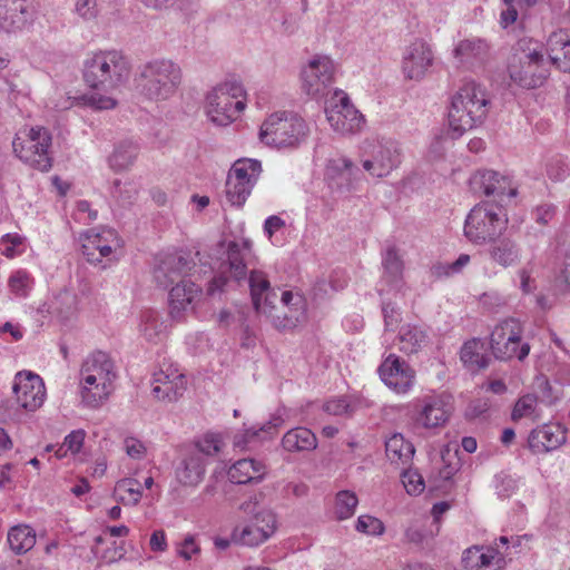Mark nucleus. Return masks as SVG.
<instances>
[{
	"mask_svg": "<svg viewBox=\"0 0 570 570\" xmlns=\"http://www.w3.org/2000/svg\"><path fill=\"white\" fill-rule=\"evenodd\" d=\"M206 461L199 453H188L176 468V479L185 487H197L204 479Z\"/></svg>",
	"mask_w": 570,
	"mask_h": 570,
	"instance_id": "33",
	"label": "nucleus"
},
{
	"mask_svg": "<svg viewBox=\"0 0 570 570\" xmlns=\"http://www.w3.org/2000/svg\"><path fill=\"white\" fill-rule=\"evenodd\" d=\"M8 285L14 295L26 297L30 291L31 279L26 272L18 271L10 276Z\"/></svg>",
	"mask_w": 570,
	"mask_h": 570,
	"instance_id": "48",
	"label": "nucleus"
},
{
	"mask_svg": "<svg viewBox=\"0 0 570 570\" xmlns=\"http://www.w3.org/2000/svg\"><path fill=\"white\" fill-rule=\"evenodd\" d=\"M243 87L227 81L214 87L206 96L205 111L208 119L217 126H227L244 110Z\"/></svg>",
	"mask_w": 570,
	"mask_h": 570,
	"instance_id": "10",
	"label": "nucleus"
},
{
	"mask_svg": "<svg viewBox=\"0 0 570 570\" xmlns=\"http://www.w3.org/2000/svg\"><path fill=\"white\" fill-rule=\"evenodd\" d=\"M164 331L165 325L158 312L149 309L142 313L140 332L147 341H156Z\"/></svg>",
	"mask_w": 570,
	"mask_h": 570,
	"instance_id": "44",
	"label": "nucleus"
},
{
	"mask_svg": "<svg viewBox=\"0 0 570 570\" xmlns=\"http://www.w3.org/2000/svg\"><path fill=\"white\" fill-rule=\"evenodd\" d=\"M202 295V288L194 281L183 279L169 291V315L175 321H181L194 312L196 302Z\"/></svg>",
	"mask_w": 570,
	"mask_h": 570,
	"instance_id": "24",
	"label": "nucleus"
},
{
	"mask_svg": "<svg viewBox=\"0 0 570 570\" xmlns=\"http://www.w3.org/2000/svg\"><path fill=\"white\" fill-rule=\"evenodd\" d=\"M316 435L307 428L288 430L282 439V448L289 453L311 452L317 448Z\"/></svg>",
	"mask_w": 570,
	"mask_h": 570,
	"instance_id": "35",
	"label": "nucleus"
},
{
	"mask_svg": "<svg viewBox=\"0 0 570 570\" xmlns=\"http://www.w3.org/2000/svg\"><path fill=\"white\" fill-rule=\"evenodd\" d=\"M239 509L249 518L244 524H237L233 529L232 540L234 543L257 547L275 533L276 515L271 509L261 507L256 495L243 502Z\"/></svg>",
	"mask_w": 570,
	"mask_h": 570,
	"instance_id": "6",
	"label": "nucleus"
},
{
	"mask_svg": "<svg viewBox=\"0 0 570 570\" xmlns=\"http://www.w3.org/2000/svg\"><path fill=\"white\" fill-rule=\"evenodd\" d=\"M450 509V504L448 502H438L432 508V515H433V522L432 527H434V530H430V537H433L434 534L439 533L440 531V518L443 513H445Z\"/></svg>",
	"mask_w": 570,
	"mask_h": 570,
	"instance_id": "63",
	"label": "nucleus"
},
{
	"mask_svg": "<svg viewBox=\"0 0 570 570\" xmlns=\"http://www.w3.org/2000/svg\"><path fill=\"white\" fill-rule=\"evenodd\" d=\"M139 155L137 142L126 139L115 145L112 153L108 157L110 169L116 173L128 170L136 161Z\"/></svg>",
	"mask_w": 570,
	"mask_h": 570,
	"instance_id": "36",
	"label": "nucleus"
},
{
	"mask_svg": "<svg viewBox=\"0 0 570 570\" xmlns=\"http://www.w3.org/2000/svg\"><path fill=\"white\" fill-rule=\"evenodd\" d=\"M334 62L326 56L313 58L302 71L303 89L312 97L323 96L334 80Z\"/></svg>",
	"mask_w": 570,
	"mask_h": 570,
	"instance_id": "19",
	"label": "nucleus"
},
{
	"mask_svg": "<svg viewBox=\"0 0 570 570\" xmlns=\"http://www.w3.org/2000/svg\"><path fill=\"white\" fill-rule=\"evenodd\" d=\"M269 314H263V316L276 328H293L305 320L306 302L301 294L284 291L281 296V306H276L274 302L269 305Z\"/></svg>",
	"mask_w": 570,
	"mask_h": 570,
	"instance_id": "15",
	"label": "nucleus"
},
{
	"mask_svg": "<svg viewBox=\"0 0 570 570\" xmlns=\"http://www.w3.org/2000/svg\"><path fill=\"white\" fill-rule=\"evenodd\" d=\"M199 552L200 548L193 535H187L184 541L177 546V554L185 560H191L195 556L199 554Z\"/></svg>",
	"mask_w": 570,
	"mask_h": 570,
	"instance_id": "57",
	"label": "nucleus"
},
{
	"mask_svg": "<svg viewBox=\"0 0 570 570\" xmlns=\"http://www.w3.org/2000/svg\"><path fill=\"white\" fill-rule=\"evenodd\" d=\"M79 375L81 402L88 407L100 406L115 390V363L102 351H96L86 357Z\"/></svg>",
	"mask_w": 570,
	"mask_h": 570,
	"instance_id": "4",
	"label": "nucleus"
},
{
	"mask_svg": "<svg viewBox=\"0 0 570 570\" xmlns=\"http://www.w3.org/2000/svg\"><path fill=\"white\" fill-rule=\"evenodd\" d=\"M183 80L180 66L165 58L141 65L135 78L137 92L148 101L163 102L178 91Z\"/></svg>",
	"mask_w": 570,
	"mask_h": 570,
	"instance_id": "3",
	"label": "nucleus"
},
{
	"mask_svg": "<svg viewBox=\"0 0 570 570\" xmlns=\"http://www.w3.org/2000/svg\"><path fill=\"white\" fill-rule=\"evenodd\" d=\"M402 483L406 492L411 495L420 494L424 490V481L421 474L413 471H404Z\"/></svg>",
	"mask_w": 570,
	"mask_h": 570,
	"instance_id": "52",
	"label": "nucleus"
},
{
	"mask_svg": "<svg viewBox=\"0 0 570 570\" xmlns=\"http://www.w3.org/2000/svg\"><path fill=\"white\" fill-rule=\"evenodd\" d=\"M52 136L42 126L20 128L12 140L14 155L24 164L40 171L52 167Z\"/></svg>",
	"mask_w": 570,
	"mask_h": 570,
	"instance_id": "7",
	"label": "nucleus"
},
{
	"mask_svg": "<svg viewBox=\"0 0 570 570\" xmlns=\"http://www.w3.org/2000/svg\"><path fill=\"white\" fill-rule=\"evenodd\" d=\"M533 267L531 263H528L524 267L518 271V276L520 278V287L523 293L528 294L534 289V281L531 277Z\"/></svg>",
	"mask_w": 570,
	"mask_h": 570,
	"instance_id": "62",
	"label": "nucleus"
},
{
	"mask_svg": "<svg viewBox=\"0 0 570 570\" xmlns=\"http://www.w3.org/2000/svg\"><path fill=\"white\" fill-rule=\"evenodd\" d=\"M358 500L354 492L344 490L336 494L335 515L338 520L351 518L355 513Z\"/></svg>",
	"mask_w": 570,
	"mask_h": 570,
	"instance_id": "46",
	"label": "nucleus"
},
{
	"mask_svg": "<svg viewBox=\"0 0 570 570\" xmlns=\"http://www.w3.org/2000/svg\"><path fill=\"white\" fill-rule=\"evenodd\" d=\"M309 134L305 120L291 111L272 114L261 126L259 139L267 146L294 148L299 146Z\"/></svg>",
	"mask_w": 570,
	"mask_h": 570,
	"instance_id": "8",
	"label": "nucleus"
},
{
	"mask_svg": "<svg viewBox=\"0 0 570 570\" xmlns=\"http://www.w3.org/2000/svg\"><path fill=\"white\" fill-rule=\"evenodd\" d=\"M112 495L119 503L137 505L141 499L142 492L136 479L125 478L116 483Z\"/></svg>",
	"mask_w": 570,
	"mask_h": 570,
	"instance_id": "42",
	"label": "nucleus"
},
{
	"mask_svg": "<svg viewBox=\"0 0 570 570\" xmlns=\"http://www.w3.org/2000/svg\"><path fill=\"white\" fill-rule=\"evenodd\" d=\"M12 391L17 404L28 412L38 410L46 399L45 383L38 374L32 372L17 373Z\"/></svg>",
	"mask_w": 570,
	"mask_h": 570,
	"instance_id": "18",
	"label": "nucleus"
},
{
	"mask_svg": "<svg viewBox=\"0 0 570 570\" xmlns=\"http://www.w3.org/2000/svg\"><path fill=\"white\" fill-rule=\"evenodd\" d=\"M80 240L82 254L92 264L109 258L114 250L120 246L119 238L114 229H102L101 232L90 229L81 235Z\"/></svg>",
	"mask_w": 570,
	"mask_h": 570,
	"instance_id": "21",
	"label": "nucleus"
},
{
	"mask_svg": "<svg viewBox=\"0 0 570 570\" xmlns=\"http://www.w3.org/2000/svg\"><path fill=\"white\" fill-rule=\"evenodd\" d=\"M382 382L397 394L407 393L415 381L414 370L401 357L390 354L379 367Z\"/></svg>",
	"mask_w": 570,
	"mask_h": 570,
	"instance_id": "20",
	"label": "nucleus"
},
{
	"mask_svg": "<svg viewBox=\"0 0 570 570\" xmlns=\"http://www.w3.org/2000/svg\"><path fill=\"white\" fill-rule=\"evenodd\" d=\"M85 432L82 430H76L65 438L63 443L72 454H76L81 450Z\"/></svg>",
	"mask_w": 570,
	"mask_h": 570,
	"instance_id": "61",
	"label": "nucleus"
},
{
	"mask_svg": "<svg viewBox=\"0 0 570 570\" xmlns=\"http://www.w3.org/2000/svg\"><path fill=\"white\" fill-rule=\"evenodd\" d=\"M8 0H0V30L7 33H16L29 27L33 22V10L23 4L12 2L7 8Z\"/></svg>",
	"mask_w": 570,
	"mask_h": 570,
	"instance_id": "30",
	"label": "nucleus"
},
{
	"mask_svg": "<svg viewBox=\"0 0 570 570\" xmlns=\"http://www.w3.org/2000/svg\"><path fill=\"white\" fill-rule=\"evenodd\" d=\"M531 45V40H520L508 66L511 80L523 88H537L548 77L542 52Z\"/></svg>",
	"mask_w": 570,
	"mask_h": 570,
	"instance_id": "9",
	"label": "nucleus"
},
{
	"mask_svg": "<svg viewBox=\"0 0 570 570\" xmlns=\"http://www.w3.org/2000/svg\"><path fill=\"white\" fill-rule=\"evenodd\" d=\"M195 266L194 259L186 253L161 254L156 259L153 273L154 279L159 286L167 288L183 282V279H189L190 272Z\"/></svg>",
	"mask_w": 570,
	"mask_h": 570,
	"instance_id": "14",
	"label": "nucleus"
},
{
	"mask_svg": "<svg viewBox=\"0 0 570 570\" xmlns=\"http://www.w3.org/2000/svg\"><path fill=\"white\" fill-rule=\"evenodd\" d=\"M327 170L330 174L343 175L346 180H350L354 176V171H357V167L351 159L338 157L330 160Z\"/></svg>",
	"mask_w": 570,
	"mask_h": 570,
	"instance_id": "49",
	"label": "nucleus"
},
{
	"mask_svg": "<svg viewBox=\"0 0 570 570\" xmlns=\"http://www.w3.org/2000/svg\"><path fill=\"white\" fill-rule=\"evenodd\" d=\"M111 193L124 203H130L136 195V190L130 183L122 184L119 179L114 181Z\"/></svg>",
	"mask_w": 570,
	"mask_h": 570,
	"instance_id": "58",
	"label": "nucleus"
},
{
	"mask_svg": "<svg viewBox=\"0 0 570 570\" xmlns=\"http://www.w3.org/2000/svg\"><path fill=\"white\" fill-rule=\"evenodd\" d=\"M556 214V207L550 204L540 205L534 210L535 220L542 225L548 224Z\"/></svg>",
	"mask_w": 570,
	"mask_h": 570,
	"instance_id": "64",
	"label": "nucleus"
},
{
	"mask_svg": "<svg viewBox=\"0 0 570 570\" xmlns=\"http://www.w3.org/2000/svg\"><path fill=\"white\" fill-rule=\"evenodd\" d=\"M228 271L236 281L246 278L245 257L238 244L230 243L227 250Z\"/></svg>",
	"mask_w": 570,
	"mask_h": 570,
	"instance_id": "45",
	"label": "nucleus"
},
{
	"mask_svg": "<svg viewBox=\"0 0 570 570\" xmlns=\"http://www.w3.org/2000/svg\"><path fill=\"white\" fill-rule=\"evenodd\" d=\"M266 466L254 459H242L228 470V479L236 484L259 482L265 475Z\"/></svg>",
	"mask_w": 570,
	"mask_h": 570,
	"instance_id": "34",
	"label": "nucleus"
},
{
	"mask_svg": "<svg viewBox=\"0 0 570 570\" xmlns=\"http://www.w3.org/2000/svg\"><path fill=\"white\" fill-rule=\"evenodd\" d=\"M567 440L561 424H543L531 431L528 444L533 453H547L561 446Z\"/></svg>",
	"mask_w": 570,
	"mask_h": 570,
	"instance_id": "27",
	"label": "nucleus"
},
{
	"mask_svg": "<svg viewBox=\"0 0 570 570\" xmlns=\"http://www.w3.org/2000/svg\"><path fill=\"white\" fill-rule=\"evenodd\" d=\"M570 173L568 163L561 159H552L547 167V174L554 181L563 180Z\"/></svg>",
	"mask_w": 570,
	"mask_h": 570,
	"instance_id": "54",
	"label": "nucleus"
},
{
	"mask_svg": "<svg viewBox=\"0 0 570 570\" xmlns=\"http://www.w3.org/2000/svg\"><path fill=\"white\" fill-rule=\"evenodd\" d=\"M186 387V376L173 365L161 367L153 375L151 392L158 400L168 402L176 401L184 394Z\"/></svg>",
	"mask_w": 570,
	"mask_h": 570,
	"instance_id": "22",
	"label": "nucleus"
},
{
	"mask_svg": "<svg viewBox=\"0 0 570 570\" xmlns=\"http://www.w3.org/2000/svg\"><path fill=\"white\" fill-rule=\"evenodd\" d=\"M75 11L80 18L85 20H92L98 14L97 0H77Z\"/></svg>",
	"mask_w": 570,
	"mask_h": 570,
	"instance_id": "56",
	"label": "nucleus"
},
{
	"mask_svg": "<svg viewBox=\"0 0 570 570\" xmlns=\"http://www.w3.org/2000/svg\"><path fill=\"white\" fill-rule=\"evenodd\" d=\"M433 53L431 48L423 41L411 43L403 56L402 70L405 78L421 80L432 66Z\"/></svg>",
	"mask_w": 570,
	"mask_h": 570,
	"instance_id": "25",
	"label": "nucleus"
},
{
	"mask_svg": "<svg viewBox=\"0 0 570 570\" xmlns=\"http://www.w3.org/2000/svg\"><path fill=\"white\" fill-rule=\"evenodd\" d=\"M542 400L534 393H528L520 396L512 409L511 420L517 422L522 419H528L532 422L540 421L542 419L541 404Z\"/></svg>",
	"mask_w": 570,
	"mask_h": 570,
	"instance_id": "37",
	"label": "nucleus"
},
{
	"mask_svg": "<svg viewBox=\"0 0 570 570\" xmlns=\"http://www.w3.org/2000/svg\"><path fill=\"white\" fill-rule=\"evenodd\" d=\"M401 158L400 144L392 138L382 137L372 148V159L363 161V168L373 177H386L399 167Z\"/></svg>",
	"mask_w": 570,
	"mask_h": 570,
	"instance_id": "16",
	"label": "nucleus"
},
{
	"mask_svg": "<svg viewBox=\"0 0 570 570\" xmlns=\"http://www.w3.org/2000/svg\"><path fill=\"white\" fill-rule=\"evenodd\" d=\"M356 530L365 534L380 535L384 532V524L380 519L372 515H360Z\"/></svg>",
	"mask_w": 570,
	"mask_h": 570,
	"instance_id": "51",
	"label": "nucleus"
},
{
	"mask_svg": "<svg viewBox=\"0 0 570 570\" xmlns=\"http://www.w3.org/2000/svg\"><path fill=\"white\" fill-rule=\"evenodd\" d=\"M452 405L450 397L435 395L425 397L417 409L414 423L424 429H436L443 426L450 419Z\"/></svg>",
	"mask_w": 570,
	"mask_h": 570,
	"instance_id": "23",
	"label": "nucleus"
},
{
	"mask_svg": "<svg viewBox=\"0 0 570 570\" xmlns=\"http://www.w3.org/2000/svg\"><path fill=\"white\" fill-rule=\"evenodd\" d=\"M87 104L97 110H109L117 106V100L110 96L92 94L86 98Z\"/></svg>",
	"mask_w": 570,
	"mask_h": 570,
	"instance_id": "59",
	"label": "nucleus"
},
{
	"mask_svg": "<svg viewBox=\"0 0 570 570\" xmlns=\"http://www.w3.org/2000/svg\"><path fill=\"white\" fill-rule=\"evenodd\" d=\"M196 451L193 453H199L202 456H215L224 448V441L219 434L206 433L195 442Z\"/></svg>",
	"mask_w": 570,
	"mask_h": 570,
	"instance_id": "47",
	"label": "nucleus"
},
{
	"mask_svg": "<svg viewBox=\"0 0 570 570\" xmlns=\"http://www.w3.org/2000/svg\"><path fill=\"white\" fill-rule=\"evenodd\" d=\"M491 100L484 87L475 81L464 82L453 95L448 112L449 129L454 138L461 137L484 122Z\"/></svg>",
	"mask_w": 570,
	"mask_h": 570,
	"instance_id": "1",
	"label": "nucleus"
},
{
	"mask_svg": "<svg viewBox=\"0 0 570 570\" xmlns=\"http://www.w3.org/2000/svg\"><path fill=\"white\" fill-rule=\"evenodd\" d=\"M130 69V61L122 51L98 50L87 55L82 75L90 88L110 92L128 81Z\"/></svg>",
	"mask_w": 570,
	"mask_h": 570,
	"instance_id": "2",
	"label": "nucleus"
},
{
	"mask_svg": "<svg viewBox=\"0 0 570 570\" xmlns=\"http://www.w3.org/2000/svg\"><path fill=\"white\" fill-rule=\"evenodd\" d=\"M382 265L384 277L389 283L395 284L402 278L404 263L394 246L386 249L382 258Z\"/></svg>",
	"mask_w": 570,
	"mask_h": 570,
	"instance_id": "43",
	"label": "nucleus"
},
{
	"mask_svg": "<svg viewBox=\"0 0 570 570\" xmlns=\"http://www.w3.org/2000/svg\"><path fill=\"white\" fill-rule=\"evenodd\" d=\"M262 173V165L256 159H238L228 171L226 179V198L232 206H242L250 195Z\"/></svg>",
	"mask_w": 570,
	"mask_h": 570,
	"instance_id": "13",
	"label": "nucleus"
},
{
	"mask_svg": "<svg viewBox=\"0 0 570 570\" xmlns=\"http://www.w3.org/2000/svg\"><path fill=\"white\" fill-rule=\"evenodd\" d=\"M428 343L426 332L413 324H405L399 331L400 351L405 354L417 353Z\"/></svg>",
	"mask_w": 570,
	"mask_h": 570,
	"instance_id": "38",
	"label": "nucleus"
},
{
	"mask_svg": "<svg viewBox=\"0 0 570 570\" xmlns=\"http://www.w3.org/2000/svg\"><path fill=\"white\" fill-rule=\"evenodd\" d=\"M23 238L18 234H7L0 240L1 254L8 258L14 257L19 250L17 249L22 245Z\"/></svg>",
	"mask_w": 570,
	"mask_h": 570,
	"instance_id": "53",
	"label": "nucleus"
},
{
	"mask_svg": "<svg viewBox=\"0 0 570 570\" xmlns=\"http://www.w3.org/2000/svg\"><path fill=\"white\" fill-rule=\"evenodd\" d=\"M125 451L131 459L140 460L145 456L146 448L140 440L127 438L125 440Z\"/></svg>",
	"mask_w": 570,
	"mask_h": 570,
	"instance_id": "60",
	"label": "nucleus"
},
{
	"mask_svg": "<svg viewBox=\"0 0 570 570\" xmlns=\"http://www.w3.org/2000/svg\"><path fill=\"white\" fill-rule=\"evenodd\" d=\"M470 255L468 254H461L456 261H454L451 264L448 265H438L435 266V274L436 275H451L455 273H460L469 263H470Z\"/></svg>",
	"mask_w": 570,
	"mask_h": 570,
	"instance_id": "55",
	"label": "nucleus"
},
{
	"mask_svg": "<svg viewBox=\"0 0 570 570\" xmlns=\"http://www.w3.org/2000/svg\"><path fill=\"white\" fill-rule=\"evenodd\" d=\"M508 223L504 204H494L491 200L480 202L465 218L464 236L475 245H483L501 236Z\"/></svg>",
	"mask_w": 570,
	"mask_h": 570,
	"instance_id": "5",
	"label": "nucleus"
},
{
	"mask_svg": "<svg viewBox=\"0 0 570 570\" xmlns=\"http://www.w3.org/2000/svg\"><path fill=\"white\" fill-rule=\"evenodd\" d=\"M452 455L449 450L442 451L441 454V466L438 471V479L441 481H450L453 475L459 471V460H451Z\"/></svg>",
	"mask_w": 570,
	"mask_h": 570,
	"instance_id": "50",
	"label": "nucleus"
},
{
	"mask_svg": "<svg viewBox=\"0 0 570 570\" xmlns=\"http://www.w3.org/2000/svg\"><path fill=\"white\" fill-rule=\"evenodd\" d=\"M522 325L515 318L499 323L490 335L492 354L499 360L517 357L523 361L530 352V345L521 342Z\"/></svg>",
	"mask_w": 570,
	"mask_h": 570,
	"instance_id": "12",
	"label": "nucleus"
},
{
	"mask_svg": "<svg viewBox=\"0 0 570 570\" xmlns=\"http://www.w3.org/2000/svg\"><path fill=\"white\" fill-rule=\"evenodd\" d=\"M487 249L489 259L502 268L514 267L522 259V248L519 243L511 237H495L489 242Z\"/></svg>",
	"mask_w": 570,
	"mask_h": 570,
	"instance_id": "29",
	"label": "nucleus"
},
{
	"mask_svg": "<svg viewBox=\"0 0 570 570\" xmlns=\"http://www.w3.org/2000/svg\"><path fill=\"white\" fill-rule=\"evenodd\" d=\"M471 186L475 193L493 197L494 204H507L517 196V187L509 177L494 170H479L471 178Z\"/></svg>",
	"mask_w": 570,
	"mask_h": 570,
	"instance_id": "17",
	"label": "nucleus"
},
{
	"mask_svg": "<svg viewBox=\"0 0 570 570\" xmlns=\"http://www.w3.org/2000/svg\"><path fill=\"white\" fill-rule=\"evenodd\" d=\"M453 57L459 66L474 68L482 66L490 57V45L481 38L472 37L458 42Z\"/></svg>",
	"mask_w": 570,
	"mask_h": 570,
	"instance_id": "26",
	"label": "nucleus"
},
{
	"mask_svg": "<svg viewBox=\"0 0 570 570\" xmlns=\"http://www.w3.org/2000/svg\"><path fill=\"white\" fill-rule=\"evenodd\" d=\"M248 285L253 306L257 314H269V305L276 302L277 294L263 271L253 269L248 276Z\"/></svg>",
	"mask_w": 570,
	"mask_h": 570,
	"instance_id": "28",
	"label": "nucleus"
},
{
	"mask_svg": "<svg viewBox=\"0 0 570 570\" xmlns=\"http://www.w3.org/2000/svg\"><path fill=\"white\" fill-rule=\"evenodd\" d=\"M550 62L563 72H570V31L560 29L552 32L547 40Z\"/></svg>",
	"mask_w": 570,
	"mask_h": 570,
	"instance_id": "31",
	"label": "nucleus"
},
{
	"mask_svg": "<svg viewBox=\"0 0 570 570\" xmlns=\"http://www.w3.org/2000/svg\"><path fill=\"white\" fill-rule=\"evenodd\" d=\"M325 115L331 128L342 136L355 135L365 126L364 116L342 90H335L326 100Z\"/></svg>",
	"mask_w": 570,
	"mask_h": 570,
	"instance_id": "11",
	"label": "nucleus"
},
{
	"mask_svg": "<svg viewBox=\"0 0 570 570\" xmlns=\"http://www.w3.org/2000/svg\"><path fill=\"white\" fill-rule=\"evenodd\" d=\"M462 561L466 568L475 570H500L504 559L495 548L472 547L464 551Z\"/></svg>",
	"mask_w": 570,
	"mask_h": 570,
	"instance_id": "32",
	"label": "nucleus"
},
{
	"mask_svg": "<svg viewBox=\"0 0 570 570\" xmlns=\"http://www.w3.org/2000/svg\"><path fill=\"white\" fill-rule=\"evenodd\" d=\"M460 358L470 371L485 368L490 362V357L483 353V343L478 338H472L463 344Z\"/></svg>",
	"mask_w": 570,
	"mask_h": 570,
	"instance_id": "40",
	"label": "nucleus"
},
{
	"mask_svg": "<svg viewBox=\"0 0 570 570\" xmlns=\"http://www.w3.org/2000/svg\"><path fill=\"white\" fill-rule=\"evenodd\" d=\"M8 543L16 554H23L36 544V532L27 524L12 527L8 532Z\"/></svg>",
	"mask_w": 570,
	"mask_h": 570,
	"instance_id": "41",
	"label": "nucleus"
},
{
	"mask_svg": "<svg viewBox=\"0 0 570 570\" xmlns=\"http://www.w3.org/2000/svg\"><path fill=\"white\" fill-rule=\"evenodd\" d=\"M385 452L391 462L406 465L411 462L415 449L401 433H394L385 442Z\"/></svg>",
	"mask_w": 570,
	"mask_h": 570,
	"instance_id": "39",
	"label": "nucleus"
}]
</instances>
